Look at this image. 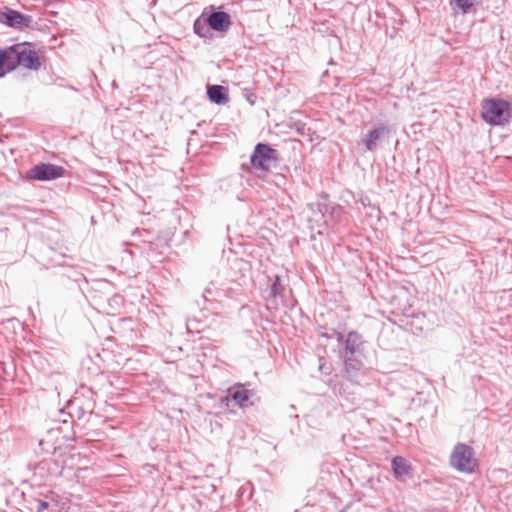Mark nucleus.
Returning a JSON list of instances; mask_svg holds the SVG:
<instances>
[{
    "mask_svg": "<svg viewBox=\"0 0 512 512\" xmlns=\"http://www.w3.org/2000/svg\"><path fill=\"white\" fill-rule=\"evenodd\" d=\"M337 340L344 344L341 358L344 363L346 378L352 382H358L364 369V340L357 331H350L344 337L338 334Z\"/></svg>",
    "mask_w": 512,
    "mask_h": 512,
    "instance_id": "1",
    "label": "nucleus"
},
{
    "mask_svg": "<svg viewBox=\"0 0 512 512\" xmlns=\"http://www.w3.org/2000/svg\"><path fill=\"white\" fill-rule=\"evenodd\" d=\"M231 24V16L227 12L209 6L195 19L193 31L200 38L211 39L212 31L224 34L229 30Z\"/></svg>",
    "mask_w": 512,
    "mask_h": 512,
    "instance_id": "2",
    "label": "nucleus"
},
{
    "mask_svg": "<svg viewBox=\"0 0 512 512\" xmlns=\"http://www.w3.org/2000/svg\"><path fill=\"white\" fill-rule=\"evenodd\" d=\"M481 116L490 125H505L511 118V103L499 98L484 99Z\"/></svg>",
    "mask_w": 512,
    "mask_h": 512,
    "instance_id": "3",
    "label": "nucleus"
},
{
    "mask_svg": "<svg viewBox=\"0 0 512 512\" xmlns=\"http://www.w3.org/2000/svg\"><path fill=\"white\" fill-rule=\"evenodd\" d=\"M15 69L19 66L28 70L37 71L41 67V60L38 53L32 49V44L22 42L10 45Z\"/></svg>",
    "mask_w": 512,
    "mask_h": 512,
    "instance_id": "4",
    "label": "nucleus"
},
{
    "mask_svg": "<svg viewBox=\"0 0 512 512\" xmlns=\"http://www.w3.org/2000/svg\"><path fill=\"white\" fill-rule=\"evenodd\" d=\"M450 465L460 472H474L477 462L473 457L472 448L467 444L458 443L451 453Z\"/></svg>",
    "mask_w": 512,
    "mask_h": 512,
    "instance_id": "5",
    "label": "nucleus"
},
{
    "mask_svg": "<svg viewBox=\"0 0 512 512\" xmlns=\"http://www.w3.org/2000/svg\"><path fill=\"white\" fill-rule=\"evenodd\" d=\"M278 160V152L267 143H257L250 156V164L254 169L268 171L272 163Z\"/></svg>",
    "mask_w": 512,
    "mask_h": 512,
    "instance_id": "6",
    "label": "nucleus"
},
{
    "mask_svg": "<svg viewBox=\"0 0 512 512\" xmlns=\"http://www.w3.org/2000/svg\"><path fill=\"white\" fill-rule=\"evenodd\" d=\"M29 469L31 475L27 479V482H29L32 487L38 486L41 488L52 479L53 475L56 473L57 464L52 460L45 459L34 465H29Z\"/></svg>",
    "mask_w": 512,
    "mask_h": 512,
    "instance_id": "7",
    "label": "nucleus"
},
{
    "mask_svg": "<svg viewBox=\"0 0 512 512\" xmlns=\"http://www.w3.org/2000/svg\"><path fill=\"white\" fill-rule=\"evenodd\" d=\"M64 174L65 169L62 166L41 162L32 166L26 172V177L36 181H52L63 177Z\"/></svg>",
    "mask_w": 512,
    "mask_h": 512,
    "instance_id": "8",
    "label": "nucleus"
},
{
    "mask_svg": "<svg viewBox=\"0 0 512 512\" xmlns=\"http://www.w3.org/2000/svg\"><path fill=\"white\" fill-rule=\"evenodd\" d=\"M392 133L393 129L389 124L378 123L366 133L361 142L366 151L375 152L382 142L389 140Z\"/></svg>",
    "mask_w": 512,
    "mask_h": 512,
    "instance_id": "9",
    "label": "nucleus"
},
{
    "mask_svg": "<svg viewBox=\"0 0 512 512\" xmlns=\"http://www.w3.org/2000/svg\"><path fill=\"white\" fill-rule=\"evenodd\" d=\"M33 17L10 7L0 10V23L10 28L24 30L33 26Z\"/></svg>",
    "mask_w": 512,
    "mask_h": 512,
    "instance_id": "10",
    "label": "nucleus"
},
{
    "mask_svg": "<svg viewBox=\"0 0 512 512\" xmlns=\"http://www.w3.org/2000/svg\"><path fill=\"white\" fill-rule=\"evenodd\" d=\"M270 286L264 291L263 297L266 301L267 309H277L279 300H283V294L286 290L287 284L281 276L274 275L269 278Z\"/></svg>",
    "mask_w": 512,
    "mask_h": 512,
    "instance_id": "11",
    "label": "nucleus"
},
{
    "mask_svg": "<svg viewBox=\"0 0 512 512\" xmlns=\"http://www.w3.org/2000/svg\"><path fill=\"white\" fill-rule=\"evenodd\" d=\"M45 490V493L41 491L39 492V497L33 499L31 509L37 512H60L52 491L49 489Z\"/></svg>",
    "mask_w": 512,
    "mask_h": 512,
    "instance_id": "12",
    "label": "nucleus"
},
{
    "mask_svg": "<svg viewBox=\"0 0 512 512\" xmlns=\"http://www.w3.org/2000/svg\"><path fill=\"white\" fill-rule=\"evenodd\" d=\"M94 407L95 403L91 398L82 400L80 397H74V399L68 403V408L70 409L68 415L70 417L76 416L81 420L86 414H92Z\"/></svg>",
    "mask_w": 512,
    "mask_h": 512,
    "instance_id": "13",
    "label": "nucleus"
},
{
    "mask_svg": "<svg viewBox=\"0 0 512 512\" xmlns=\"http://www.w3.org/2000/svg\"><path fill=\"white\" fill-rule=\"evenodd\" d=\"M206 93L208 99L216 105H225L229 102V91L225 86L208 84Z\"/></svg>",
    "mask_w": 512,
    "mask_h": 512,
    "instance_id": "14",
    "label": "nucleus"
},
{
    "mask_svg": "<svg viewBox=\"0 0 512 512\" xmlns=\"http://www.w3.org/2000/svg\"><path fill=\"white\" fill-rule=\"evenodd\" d=\"M231 399L240 407H247L248 401L253 395L251 390H248L242 384H236L228 390Z\"/></svg>",
    "mask_w": 512,
    "mask_h": 512,
    "instance_id": "15",
    "label": "nucleus"
},
{
    "mask_svg": "<svg viewBox=\"0 0 512 512\" xmlns=\"http://www.w3.org/2000/svg\"><path fill=\"white\" fill-rule=\"evenodd\" d=\"M394 476L398 480H403L411 472V465L402 456H395L391 461Z\"/></svg>",
    "mask_w": 512,
    "mask_h": 512,
    "instance_id": "16",
    "label": "nucleus"
},
{
    "mask_svg": "<svg viewBox=\"0 0 512 512\" xmlns=\"http://www.w3.org/2000/svg\"><path fill=\"white\" fill-rule=\"evenodd\" d=\"M15 70L10 46L0 49V78Z\"/></svg>",
    "mask_w": 512,
    "mask_h": 512,
    "instance_id": "17",
    "label": "nucleus"
},
{
    "mask_svg": "<svg viewBox=\"0 0 512 512\" xmlns=\"http://www.w3.org/2000/svg\"><path fill=\"white\" fill-rule=\"evenodd\" d=\"M456 5L462 10V12L467 13L474 6L475 0H454Z\"/></svg>",
    "mask_w": 512,
    "mask_h": 512,
    "instance_id": "18",
    "label": "nucleus"
},
{
    "mask_svg": "<svg viewBox=\"0 0 512 512\" xmlns=\"http://www.w3.org/2000/svg\"><path fill=\"white\" fill-rule=\"evenodd\" d=\"M344 385L340 382L331 381V389L335 395L344 396Z\"/></svg>",
    "mask_w": 512,
    "mask_h": 512,
    "instance_id": "19",
    "label": "nucleus"
},
{
    "mask_svg": "<svg viewBox=\"0 0 512 512\" xmlns=\"http://www.w3.org/2000/svg\"><path fill=\"white\" fill-rule=\"evenodd\" d=\"M296 126V131L299 135H302L304 136L305 135V130H306V127L304 124H295Z\"/></svg>",
    "mask_w": 512,
    "mask_h": 512,
    "instance_id": "20",
    "label": "nucleus"
},
{
    "mask_svg": "<svg viewBox=\"0 0 512 512\" xmlns=\"http://www.w3.org/2000/svg\"><path fill=\"white\" fill-rule=\"evenodd\" d=\"M112 87H113V88H117V87H118V85H117L116 81H113V82H112Z\"/></svg>",
    "mask_w": 512,
    "mask_h": 512,
    "instance_id": "21",
    "label": "nucleus"
}]
</instances>
